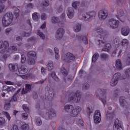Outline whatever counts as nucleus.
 Listing matches in <instances>:
<instances>
[{
    "instance_id": "23",
    "label": "nucleus",
    "mask_w": 130,
    "mask_h": 130,
    "mask_svg": "<svg viewBox=\"0 0 130 130\" xmlns=\"http://www.w3.org/2000/svg\"><path fill=\"white\" fill-rule=\"evenodd\" d=\"M25 90L26 91H25V88H23L22 90V94H25V93H27V91H29V90H31V85L29 84H26Z\"/></svg>"
},
{
    "instance_id": "53",
    "label": "nucleus",
    "mask_w": 130,
    "mask_h": 130,
    "mask_svg": "<svg viewBox=\"0 0 130 130\" xmlns=\"http://www.w3.org/2000/svg\"><path fill=\"white\" fill-rule=\"evenodd\" d=\"M41 73L42 75H45L46 74V70L43 67H42L41 68Z\"/></svg>"
},
{
    "instance_id": "18",
    "label": "nucleus",
    "mask_w": 130,
    "mask_h": 130,
    "mask_svg": "<svg viewBox=\"0 0 130 130\" xmlns=\"http://www.w3.org/2000/svg\"><path fill=\"white\" fill-rule=\"evenodd\" d=\"M15 88L13 87V86L9 87L5 85L3 88V91H7V92H13V91H15Z\"/></svg>"
},
{
    "instance_id": "59",
    "label": "nucleus",
    "mask_w": 130,
    "mask_h": 130,
    "mask_svg": "<svg viewBox=\"0 0 130 130\" xmlns=\"http://www.w3.org/2000/svg\"><path fill=\"white\" fill-rule=\"evenodd\" d=\"M59 50H58V48L55 47L54 48L55 54H56V53H59Z\"/></svg>"
},
{
    "instance_id": "24",
    "label": "nucleus",
    "mask_w": 130,
    "mask_h": 130,
    "mask_svg": "<svg viewBox=\"0 0 130 130\" xmlns=\"http://www.w3.org/2000/svg\"><path fill=\"white\" fill-rule=\"evenodd\" d=\"M117 52H118V56H119V55L121 54L122 51L120 48H118L113 52V53L112 54V55L113 56H115V54H116Z\"/></svg>"
},
{
    "instance_id": "38",
    "label": "nucleus",
    "mask_w": 130,
    "mask_h": 130,
    "mask_svg": "<svg viewBox=\"0 0 130 130\" xmlns=\"http://www.w3.org/2000/svg\"><path fill=\"white\" fill-rule=\"evenodd\" d=\"M22 108L23 110L25 111V112H28V111H29V107H28V106H27L26 104H24L22 106Z\"/></svg>"
},
{
    "instance_id": "40",
    "label": "nucleus",
    "mask_w": 130,
    "mask_h": 130,
    "mask_svg": "<svg viewBox=\"0 0 130 130\" xmlns=\"http://www.w3.org/2000/svg\"><path fill=\"white\" fill-rule=\"evenodd\" d=\"M51 77L52 78V79H54V80H55V81L58 80V78L56 76V75H55V73L54 72L52 73Z\"/></svg>"
},
{
    "instance_id": "6",
    "label": "nucleus",
    "mask_w": 130,
    "mask_h": 130,
    "mask_svg": "<svg viewBox=\"0 0 130 130\" xmlns=\"http://www.w3.org/2000/svg\"><path fill=\"white\" fill-rule=\"evenodd\" d=\"M41 116L45 118V119H47V120H48V119H51L52 117H54L56 116V112H55V111H49L47 113H42L41 114Z\"/></svg>"
},
{
    "instance_id": "62",
    "label": "nucleus",
    "mask_w": 130,
    "mask_h": 130,
    "mask_svg": "<svg viewBox=\"0 0 130 130\" xmlns=\"http://www.w3.org/2000/svg\"><path fill=\"white\" fill-rule=\"evenodd\" d=\"M16 40H17V41H21V40H22V37H17L16 38Z\"/></svg>"
},
{
    "instance_id": "10",
    "label": "nucleus",
    "mask_w": 130,
    "mask_h": 130,
    "mask_svg": "<svg viewBox=\"0 0 130 130\" xmlns=\"http://www.w3.org/2000/svg\"><path fill=\"white\" fill-rule=\"evenodd\" d=\"M93 119L95 123H99L101 121V113L100 111H95L93 116Z\"/></svg>"
},
{
    "instance_id": "12",
    "label": "nucleus",
    "mask_w": 130,
    "mask_h": 130,
    "mask_svg": "<svg viewBox=\"0 0 130 130\" xmlns=\"http://www.w3.org/2000/svg\"><path fill=\"white\" fill-rule=\"evenodd\" d=\"M113 130H123L121 123L117 119H116L114 122Z\"/></svg>"
},
{
    "instance_id": "4",
    "label": "nucleus",
    "mask_w": 130,
    "mask_h": 130,
    "mask_svg": "<svg viewBox=\"0 0 130 130\" xmlns=\"http://www.w3.org/2000/svg\"><path fill=\"white\" fill-rule=\"evenodd\" d=\"M28 72V69L27 67L24 66H22L18 69V76L21 77L24 80L28 79V78H30V75L25 74Z\"/></svg>"
},
{
    "instance_id": "50",
    "label": "nucleus",
    "mask_w": 130,
    "mask_h": 130,
    "mask_svg": "<svg viewBox=\"0 0 130 130\" xmlns=\"http://www.w3.org/2000/svg\"><path fill=\"white\" fill-rule=\"evenodd\" d=\"M60 56H59V53L55 54V58L57 60H58L59 59Z\"/></svg>"
},
{
    "instance_id": "46",
    "label": "nucleus",
    "mask_w": 130,
    "mask_h": 130,
    "mask_svg": "<svg viewBox=\"0 0 130 130\" xmlns=\"http://www.w3.org/2000/svg\"><path fill=\"white\" fill-rule=\"evenodd\" d=\"M19 13H20V10H19L18 9H16L14 11V15L17 17V16L19 15Z\"/></svg>"
},
{
    "instance_id": "58",
    "label": "nucleus",
    "mask_w": 130,
    "mask_h": 130,
    "mask_svg": "<svg viewBox=\"0 0 130 130\" xmlns=\"http://www.w3.org/2000/svg\"><path fill=\"white\" fill-rule=\"evenodd\" d=\"M96 31L98 33H103V29L102 28H99Z\"/></svg>"
},
{
    "instance_id": "17",
    "label": "nucleus",
    "mask_w": 130,
    "mask_h": 130,
    "mask_svg": "<svg viewBox=\"0 0 130 130\" xmlns=\"http://www.w3.org/2000/svg\"><path fill=\"white\" fill-rule=\"evenodd\" d=\"M4 109L5 110H10L11 109V103L8 100H6L4 105Z\"/></svg>"
},
{
    "instance_id": "61",
    "label": "nucleus",
    "mask_w": 130,
    "mask_h": 130,
    "mask_svg": "<svg viewBox=\"0 0 130 130\" xmlns=\"http://www.w3.org/2000/svg\"><path fill=\"white\" fill-rule=\"evenodd\" d=\"M11 49L12 50V51H17V48H16V47L15 46H13L11 47Z\"/></svg>"
},
{
    "instance_id": "52",
    "label": "nucleus",
    "mask_w": 130,
    "mask_h": 130,
    "mask_svg": "<svg viewBox=\"0 0 130 130\" xmlns=\"http://www.w3.org/2000/svg\"><path fill=\"white\" fill-rule=\"evenodd\" d=\"M102 101L104 105L106 104V97L103 96L102 99Z\"/></svg>"
},
{
    "instance_id": "29",
    "label": "nucleus",
    "mask_w": 130,
    "mask_h": 130,
    "mask_svg": "<svg viewBox=\"0 0 130 130\" xmlns=\"http://www.w3.org/2000/svg\"><path fill=\"white\" fill-rule=\"evenodd\" d=\"M51 22L53 24H55L56 23H59V25H60V22L57 17H53L52 18Z\"/></svg>"
},
{
    "instance_id": "55",
    "label": "nucleus",
    "mask_w": 130,
    "mask_h": 130,
    "mask_svg": "<svg viewBox=\"0 0 130 130\" xmlns=\"http://www.w3.org/2000/svg\"><path fill=\"white\" fill-rule=\"evenodd\" d=\"M42 20H46V14L43 13L41 16Z\"/></svg>"
},
{
    "instance_id": "9",
    "label": "nucleus",
    "mask_w": 130,
    "mask_h": 130,
    "mask_svg": "<svg viewBox=\"0 0 130 130\" xmlns=\"http://www.w3.org/2000/svg\"><path fill=\"white\" fill-rule=\"evenodd\" d=\"M75 58L76 57H75V55L72 53H68L65 58L62 57V59H63V60H65L67 62L73 61V60H75Z\"/></svg>"
},
{
    "instance_id": "39",
    "label": "nucleus",
    "mask_w": 130,
    "mask_h": 130,
    "mask_svg": "<svg viewBox=\"0 0 130 130\" xmlns=\"http://www.w3.org/2000/svg\"><path fill=\"white\" fill-rule=\"evenodd\" d=\"M21 117H22V119L26 120V119H27V118H28V114L22 113L21 115Z\"/></svg>"
},
{
    "instance_id": "56",
    "label": "nucleus",
    "mask_w": 130,
    "mask_h": 130,
    "mask_svg": "<svg viewBox=\"0 0 130 130\" xmlns=\"http://www.w3.org/2000/svg\"><path fill=\"white\" fill-rule=\"evenodd\" d=\"M46 27V22H45L43 23V24L41 26V29H45V28Z\"/></svg>"
},
{
    "instance_id": "45",
    "label": "nucleus",
    "mask_w": 130,
    "mask_h": 130,
    "mask_svg": "<svg viewBox=\"0 0 130 130\" xmlns=\"http://www.w3.org/2000/svg\"><path fill=\"white\" fill-rule=\"evenodd\" d=\"M22 63H24L25 61H26V57H25V55H21V59Z\"/></svg>"
},
{
    "instance_id": "41",
    "label": "nucleus",
    "mask_w": 130,
    "mask_h": 130,
    "mask_svg": "<svg viewBox=\"0 0 130 130\" xmlns=\"http://www.w3.org/2000/svg\"><path fill=\"white\" fill-rule=\"evenodd\" d=\"M61 73L63 75V76H67L68 75V72H67V70L63 68L61 69Z\"/></svg>"
},
{
    "instance_id": "32",
    "label": "nucleus",
    "mask_w": 130,
    "mask_h": 130,
    "mask_svg": "<svg viewBox=\"0 0 130 130\" xmlns=\"http://www.w3.org/2000/svg\"><path fill=\"white\" fill-rule=\"evenodd\" d=\"M91 18V16L90 15L86 14H83L82 15V20H84V21H89L90 20V18Z\"/></svg>"
},
{
    "instance_id": "26",
    "label": "nucleus",
    "mask_w": 130,
    "mask_h": 130,
    "mask_svg": "<svg viewBox=\"0 0 130 130\" xmlns=\"http://www.w3.org/2000/svg\"><path fill=\"white\" fill-rule=\"evenodd\" d=\"M47 68L49 71L53 70V62L52 61H49L47 63Z\"/></svg>"
},
{
    "instance_id": "7",
    "label": "nucleus",
    "mask_w": 130,
    "mask_h": 130,
    "mask_svg": "<svg viewBox=\"0 0 130 130\" xmlns=\"http://www.w3.org/2000/svg\"><path fill=\"white\" fill-rule=\"evenodd\" d=\"M108 24L109 27L112 29H117V28H118L119 21L114 18H111L109 20Z\"/></svg>"
},
{
    "instance_id": "3",
    "label": "nucleus",
    "mask_w": 130,
    "mask_h": 130,
    "mask_svg": "<svg viewBox=\"0 0 130 130\" xmlns=\"http://www.w3.org/2000/svg\"><path fill=\"white\" fill-rule=\"evenodd\" d=\"M13 22V13L8 12L6 13L2 19V25L4 27H8Z\"/></svg>"
},
{
    "instance_id": "49",
    "label": "nucleus",
    "mask_w": 130,
    "mask_h": 130,
    "mask_svg": "<svg viewBox=\"0 0 130 130\" xmlns=\"http://www.w3.org/2000/svg\"><path fill=\"white\" fill-rule=\"evenodd\" d=\"M125 103V101L122 99V98H121L120 99V104L121 105V106H123V104Z\"/></svg>"
},
{
    "instance_id": "31",
    "label": "nucleus",
    "mask_w": 130,
    "mask_h": 130,
    "mask_svg": "<svg viewBox=\"0 0 130 130\" xmlns=\"http://www.w3.org/2000/svg\"><path fill=\"white\" fill-rule=\"evenodd\" d=\"M6 119L4 117H0V125L1 126H5L6 125Z\"/></svg>"
},
{
    "instance_id": "2",
    "label": "nucleus",
    "mask_w": 130,
    "mask_h": 130,
    "mask_svg": "<svg viewBox=\"0 0 130 130\" xmlns=\"http://www.w3.org/2000/svg\"><path fill=\"white\" fill-rule=\"evenodd\" d=\"M9 43L7 41L0 42V53L2 54L3 58L6 59L9 55Z\"/></svg>"
},
{
    "instance_id": "57",
    "label": "nucleus",
    "mask_w": 130,
    "mask_h": 130,
    "mask_svg": "<svg viewBox=\"0 0 130 130\" xmlns=\"http://www.w3.org/2000/svg\"><path fill=\"white\" fill-rule=\"evenodd\" d=\"M101 57L102 58H107L108 57V55L106 54H102L101 55Z\"/></svg>"
},
{
    "instance_id": "16",
    "label": "nucleus",
    "mask_w": 130,
    "mask_h": 130,
    "mask_svg": "<svg viewBox=\"0 0 130 130\" xmlns=\"http://www.w3.org/2000/svg\"><path fill=\"white\" fill-rule=\"evenodd\" d=\"M32 19L35 21V22H37V21H39V19H40V14L37 12H35L32 14Z\"/></svg>"
},
{
    "instance_id": "43",
    "label": "nucleus",
    "mask_w": 130,
    "mask_h": 130,
    "mask_svg": "<svg viewBox=\"0 0 130 130\" xmlns=\"http://www.w3.org/2000/svg\"><path fill=\"white\" fill-rule=\"evenodd\" d=\"M34 7L32 4L29 3L26 6V9H32Z\"/></svg>"
},
{
    "instance_id": "48",
    "label": "nucleus",
    "mask_w": 130,
    "mask_h": 130,
    "mask_svg": "<svg viewBox=\"0 0 130 130\" xmlns=\"http://www.w3.org/2000/svg\"><path fill=\"white\" fill-rule=\"evenodd\" d=\"M4 10H5V6H0V14H2V13L4 12Z\"/></svg>"
},
{
    "instance_id": "25",
    "label": "nucleus",
    "mask_w": 130,
    "mask_h": 130,
    "mask_svg": "<svg viewBox=\"0 0 130 130\" xmlns=\"http://www.w3.org/2000/svg\"><path fill=\"white\" fill-rule=\"evenodd\" d=\"M74 30L75 32L81 31V24L80 23H77L74 27Z\"/></svg>"
},
{
    "instance_id": "28",
    "label": "nucleus",
    "mask_w": 130,
    "mask_h": 130,
    "mask_svg": "<svg viewBox=\"0 0 130 130\" xmlns=\"http://www.w3.org/2000/svg\"><path fill=\"white\" fill-rule=\"evenodd\" d=\"M98 57H99V54H98V53H95L94 54L92 58V62H95V61L98 59Z\"/></svg>"
},
{
    "instance_id": "5",
    "label": "nucleus",
    "mask_w": 130,
    "mask_h": 130,
    "mask_svg": "<svg viewBox=\"0 0 130 130\" xmlns=\"http://www.w3.org/2000/svg\"><path fill=\"white\" fill-rule=\"evenodd\" d=\"M126 78V77L120 78V73H116L114 75L113 78L112 79L110 85L112 87H114V86H116L117 84V82H118V80H119V79H120V80H122Z\"/></svg>"
},
{
    "instance_id": "1",
    "label": "nucleus",
    "mask_w": 130,
    "mask_h": 130,
    "mask_svg": "<svg viewBox=\"0 0 130 130\" xmlns=\"http://www.w3.org/2000/svg\"><path fill=\"white\" fill-rule=\"evenodd\" d=\"M64 110L67 113H69L70 116L76 117L78 116L79 113L82 111V108L80 107H74L72 105H66L64 106Z\"/></svg>"
},
{
    "instance_id": "33",
    "label": "nucleus",
    "mask_w": 130,
    "mask_h": 130,
    "mask_svg": "<svg viewBox=\"0 0 130 130\" xmlns=\"http://www.w3.org/2000/svg\"><path fill=\"white\" fill-rule=\"evenodd\" d=\"M35 123L37 125L40 126L42 124V121L40 118H36L35 119Z\"/></svg>"
},
{
    "instance_id": "15",
    "label": "nucleus",
    "mask_w": 130,
    "mask_h": 130,
    "mask_svg": "<svg viewBox=\"0 0 130 130\" xmlns=\"http://www.w3.org/2000/svg\"><path fill=\"white\" fill-rule=\"evenodd\" d=\"M130 29L128 26H124L122 28L121 32L124 36H127L129 34Z\"/></svg>"
},
{
    "instance_id": "37",
    "label": "nucleus",
    "mask_w": 130,
    "mask_h": 130,
    "mask_svg": "<svg viewBox=\"0 0 130 130\" xmlns=\"http://www.w3.org/2000/svg\"><path fill=\"white\" fill-rule=\"evenodd\" d=\"M121 43L123 46H125L126 45H127V44H128V41L125 39H124L122 40Z\"/></svg>"
},
{
    "instance_id": "27",
    "label": "nucleus",
    "mask_w": 130,
    "mask_h": 130,
    "mask_svg": "<svg viewBox=\"0 0 130 130\" xmlns=\"http://www.w3.org/2000/svg\"><path fill=\"white\" fill-rule=\"evenodd\" d=\"M120 43V41H119V38H116L114 40V44L116 47V48H117V47H119V44Z\"/></svg>"
},
{
    "instance_id": "54",
    "label": "nucleus",
    "mask_w": 130,
    "mask_h": 130,
    "mask_svg": "<svg viewBox=\"0 0 130 130\" xmlns=\"http://www.w3.org/2000/svg\"><path fill=\"white\" fill-rule=\"evenodd\" d=\"M78 122L79 124H81V125H84V122L83 121V120L79 119L78 120Z\"/></svg>"
},
{
    "instance_id": "35",
    "label": "nucleus",
    "mask_w": 130,
    "mask_h": 130,
    "mask_svg": "<svg viewBox=\"0 0 130 130\" xmlns=\"http://www.w3.org/2000/svg\"><path fill=\"white\" fill-rule=\"evenodd\" d=\"M37 34L38 36H40L42 39H44L45 38V36L44 35V34L40 30H38Z\"/></svg>"
},
{
    "instance_id": "64",
    "label": "nucleus",
    "mask_w": 130,
    "mask_h": 130,
    "mask_svg": "<svg viewBox=\"0 0 130 130\" xmlns=\"http://www.w3.org/2000/svg\"><path fill=\"white\" fill-rule=\"evenodd\" d=\"M65 17H66V13H62V15L60 16V18L61 19H64Z\"/></svg>"
},
{
    "instance_id": "19",
    "label": "nucleus",
    "mask_w": 130,
    "mask_h": 130,
    "mask_svg": "<svg viewBox=\"0 0 130 130\" xmlns=\"http://www.w3.org/2000/svg\"><path fill=\"white\" fill-rule=\"evenodd\" d=\"M115 66L118 70H121L122 69V65L121 64V61L119 59L116 60Z\"/></svg>"
},
{
    "instance_id": "63",
    "label": "nucleus",
    "mask_w": 130,
    "mask_h": 130,
    "mask_svg": "<svg viewBox=\"0 0 130 130\" xmlns=\"http://www.w3.org/2000/svg\"><path fill=\"white\" fill-rule=\"evenodd\" d=\"M11 31H12V28H8L6 29L7 33H10V32H11Z\"/></svg>"
},
{
    "instance_id": "60",
    "label": "nucleus",
    "mask_w": 130,
    "mask_h": 130,
    "mask_svg": "<svg viewBox=\"0 0 130 130\" xmlns=\"http://www.w3.org/2000/svg\"><path fill=\"white\" fill-rule=\"evenodd\" d=\"M87 112H89V113H92V112H93V109H90V108H88Z\"/></svg>"
},
{
    "instance_id": "14",
    "label": "nucleus",
    "mask_w": 130,
    "mask_h": 130,
    "mask_svg": "<svg viewBox=\"0 0 130 130\" xmlns=\"http://www.w3.org/2000/svg\"><path fill=\"white\" fill-rule=\"evenodd\" d=\"M67 16L69 19H73L75 16V11L72 8H69L67 10Z\"/></svg>"
},
{
    "instance_id": "36",
    "label": "nucleus",
    "mask_w": 130,
    "mask_h": 130,
    "mask_svg": "<svg viewBox=\"0 0 130 130\" xmlns=\"http://www.w3.org/2000/svg\"><path fill=\"white\" fill-rule=\"evenodd\" d=\"M9 102H16L18 100V96L16 95H14L12 99H8Z\"/></svg>"
},
{
    "instance_id": "20",
    "label": "nucleus",
    "mask_w": 130,
    "mask_h": 130,
    "mask_svg": "<svg viewBox=\"0 0 130 130\" xmlns=\"http://www.w3.org/2000/svg\"><path fill=\"white\" fill-rule=\"evenodd\" d=\"M80 99H81V96L79 95H78V96H76V98L71 97L69 98V101L71 102H79Z\"/></svg>"
},
{
    "instance_id": "8",
    "label": "nucleus",
    "mask_w": 130,
    "mask_h": 130,
    "mask_svg": "<svg viewBox=\"0 0 130 130\" xmlns=\"http://www.w3.org/2000/svg\"><path fill=\"white\" fill-rule=\"evenodd\" d=\"M28 54L30 56L28 60V64L34 66V64H35V59L36 58V53L34 51H32L29 52Z\"/></svg>"
},
{
    "instance_id": "51",
    "label": "nucleus",
    "mask_w": 130,
    "mask_h": 130,
    "mask_svg": "<svg viewBox=\"0 0 130 130\" xmlns=\"http://www.w3.org/2000/svg\"><path fill=\"white\" fill-rule=\"evenodd\" d=\"M11 130H19V128H18V126L17 125H14Z\"/></svg>"
},
{
    "instance_id": "44",
    "label": "nucleus",
    "mask_w": 130,
    "mask_h": 130,
    "mask_svg": "<svg viewBox=\"0 0 130 130\" xmlns=\"http://www.w3.org/2000/svg\"><path fill=\"white\" fill-rule=\"evenodd\" d=\"M125 75H126V78H128L129 76L130 75V68L126 70Z\"/></svg>"
},
{
    "instance_id": "47",
    "label": "nucleus",
    "mask_w": 130,
    "mask_h": 130,
    "mask_svg": "<svg viewBox=\"0 0 130 130\" xmlns=\"http://www.w3.org/2000/svg\"><path fill=\"white\" fill-rule=\"evenodd\" d=\"M117 18L118 20H120V21H121V22H123V20L122 19H123V17H122V15L120 14L118 16H117Z\"/></svg>"
},
{
    "instance_id": "11",
    "label": "nucleus",
    "mask_w": 130,
    "mask_h": 130,
    "mask_svg": "<svg viewBox=\"0 0 130 130\" xmlns=\"http://www.w3.org/2000/svg\"><path fill=\"white\" fill-rule=\"evenodd\" d=\"M108 16V11L107 10H101L99 13V18L100 20H105Z\"/></svg>"
},
{
    "instance_id": "30",
    "label": "nucleus",
    "mask_w": 130,
    "mask_h": 130,
    "mask_svg": "<svg viewBox=\"0 0 130 130\" xmlns=\"http://www.w3.org/2000/svg\"><path fill=\"white\" fill-rule=\"evenodd\" d=\"M110 48H111V45L110 44L108 43L105 45L104 48L103 49V50H104V51H109Z\"/></svg>"
},
{
    "instance_id": "34",
    "label": "nucleus",
    "mask_w": 130,
    "mask_h": 130,
    "mask_svg": "<svg viewBox=\"0 0 130 130\" xmlns=\"http://www.w3.org/2000/svg\"><path fill=\"white\" fill-rule=\"evenodd\" d=\"M3 114H4V115H5V116H6V118L8 119L9 121L11 120V115L9 113L4 111L3 112Z\"/></svg>"
},
{
    "instance_id": "21",
    "label": "nucleus",
    "mask_w": 130,
    "mask_h": 130,
    "mask_svg": "<svg viewBox=\"0 0 130 130\" xmlns=\"http://www.w3.org/2000/svg\"><path fill=\"white\" fill-rule=\"evenodd\" d=\"M19 66L18 64H10L9 66V69L10 71H15V70H17Z\"/></svg>"
},
{
    "instance_id": "22",
    "label": "nucleus",
    "mask_w": 130,
    "mask_h": 130,
    "mask_svg": "<svg viewBox=\"0 0 130 130\" xmlns=\"http://www.w3.org/2000/svg\"><path fill=\"white\" fill-rule=\"evenodd\" d=\"M80 6H81V4L79 1H75L72 3V7L75 9H78L80 8Z\"/></svg>"
},
{
    "instance_id": "42",
    "label": "nucleus",
    "mask_w": 130,
    "mask_h": 130,
    "mask_svg": "<svg viewBox=\"0 0 130 130\" xmlns=\"http://www.w3.org/2000/svg\"><path fill=\"white\" fill-rule=\"evenodd\" d=\"M43 6H45V7H47L49 5V3L48 2V0H44L43 2Z\"/></svg>"
},
{
    "instance_id": "13",
    "label": "nucleus",
    "mask_w": 130,
    "mask_h": 130,
    "mask_svg": "<svg viewBox=\"0 0 130 130\" xmlns=\"http://www.w3.org/2000/svg\"><path fill=\"white\" fill-rule=\"evenodd\" d=\"M64 34V30L63 28H59L56 31L55 35V38L56 39L59 40V39H61L62 38V36Z\"/></svg>"
}]
</instances>
